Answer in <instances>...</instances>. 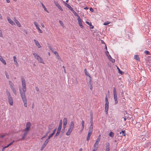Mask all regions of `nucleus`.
I'll return each instance as SVG.
<instances>
[{
  "label": "nucleus",
  "instance_id": "obj_20",
  "mask_svg": "<svg viewBox=\"0 0 151 151\" xmlns=\"http://www.w3.org/2000/svg\"><path fill=\"white\" fill-rule=\"evenodd\" d=\"M0 60L1 62L3 63L4 65H6V62L5 60H4L2 57L1 56H0Z\"/></svg>",
  "mask_w": 151,
  "mask_h": 151
},
{
  "label": "nucleus",
  "instance_id": "obj_42",
  "mask_svg": "<svg viewBox=\"0 0 151 151\" xmlns=\"http://www.w3.org/2000/svg\"><path fill=\"white\" fill-rule=\"evenodd\" d=\"M48 134L47 132H46L45 134L41 138V139H42L46 137L47 136Z\"/></svg>",
  "mask_w": 151,
  "mask_h": 151
},
{
  "label": "nucleus",
  "instance_id": "obj_15",
  "mask_svg": "<svg viewBox=\"0 0 151 151\" xmlns=\"http://www.w3.org/2000/svg\"><path fill=\"white\" fill-rule=\"evenodd\" d=\"M75 127V124L73 121H71L70 123V125L69 128L73 130L74 129Z\"/></svg>",
  "mask_w": 151,
  "mask_h": 151
},
{
  "label": "nucleus",
  "instance_id": "obj_22",
  "mask_svg": "<svg viewBox=\"0 0 151 151\" xmlns=\"http://www.w3.org/2000/svg\"><path fill=\"white\" fill-rule=\"evenodd\" d=\"M67 119L66 118H64L63 119V124L67 125Z\"/></svg>",
  "mask_w": 151,
  "mask_h": 151
},
{
  "label": "nucleus",
  "instance_id": "obj_11",
  "mask_svg": "<svg viewBox=\"0 0 151 151\" xmlns=\"http://www.w3.org/2000/svg\"><path fill=\"white\" fill-rule=\"evenodd\" d=\"M109 107V103H106L105 104V112L106 114H108Z\"/></svg>",
  "mask_w": 151,
  "mask_h": 151
},
{
  "label": "nucleus",
  "instance_id": "obj_7",
  "mask_svg": "<svg viewBox=\"0 0 151 151\" xmlns=\"http://www.w3.org/2000/svg\"><path fill=\"white\" fill-rule=\"evenodd\" d=\"M31 124L30 122H27L26 124V128L24 129L25 131H27L28 132L30 128L31 127Z\"/></svg>",
  "mask_w": 151,
  "mask_h": 151
},
{
  "label": "nucleus",
  "instance_id": "obj_60",
  "mask_svg": "<svg viewBox=\"0 0 151 151\" xmlns=\"http://www.w3.org/2000/svg\"><path fill=\"white\" fill-rule=\"evenodd\" d=\"M66 127V125L63 124V128L64 129V130H65V128Z\"/></svg>",
  "mask_w": 151,
  "mask_h": 151
},
{
  "label": "nucleus",
  "instance_id": "obj_28",
  "mask_svg": "<svg viewBox=\"0 0 151 151\" xmlns=\"http://www.w3.org/2000/svg\"><path fill=\"white\" fill-rule=\"evenodd\" d=\"M134 59L137 60H139V57L138 55H134Z\"/></svg>",
  "mask_w": 151,
  "mask_h": 151
},
{
  "label": "nucleus",
  "instance_id": "obj_12",
  "mask_svg": "<svg viewBox=\"0 0 151 151\" xmlns=\"http://www.w3.org/2000/svg\"><path fill=\"white\" fill-rule=\"evenodd\" d=\"M54 3L55 5L61 11H63V9L61 8L60 5L58 4V3L56 1H54Z\"/></svg>",
  "mask_w": 151,
  "mask_h": 151
},
{
  "label": "nucleus",
  "instance_id": "obj_44",
  "mask_svg": "<svg viewBox=\"0 0 151 151\" xmlns=\"http://www.w3.org/2000/svg\"><path fill=\"white\" fill-rule=\"evenodd\" d=\"M61 131L58 130L57 133H56L55 136H57L59 135Z\"/></svg>",
  "mask_w": 151,
  "mask_h": 151
},
{
  "label": "nucleus",
  "instance_id": "obj_31",
  "mask_svg": "<svg viewBox=\"0 0 151 151\" xmlns=\"http://www.w3.org/2000/svg\"><path fill=\"white\" fill-rule=\"evenodd\" d=\"M12 91L14 93V94L15 95H17L16 91V89H15V88H14V89H12Z\"/></svg>",
  "mask_w": 151,
  "mask_h": 151
},
{
  "label": "nucleus",
  "instance_id": "obj_47",
  "mask_svg": "<svg viewBox=\"0 0 151 151\" xmlns=\"http://www.w3.org/2000/svg\"><path fill=\"white\" fill-rule=\"evenodd\" d=\"M61 127H62V126H61L60 125H59L58 130L61 131Z\"/></svg>",
  "mask_w": 151,
  "mask_h": 151
},
{
  "label": "nucleus",
  "instance_id": "obj_16",
  "mask_svg": "<svg viewBox=\"0 0 151 151\" xmlns=\"http://www.w3.org/2000/svg\"><path fill=\"white\" fill-rule=\"evenodd\" d=\"M34 41L35 44L36 45L38 48H40L41 47L38 41L37 40H36L35 39L34 40Z\"/></svg>",
  "mask_w": 151,
  "mask_h": 151
},
{
  "label": "nucleus",
  "instance_id": "obj_23",
  "mask_svg": "<svg viewBox=\"0 0 151 151\" xmlns=\"http://www.w3.org/2000/svg\"><path fill=\"white\" fill-rule=\"evenodd\" d=\"M65 5L71 11H72L73 9L71 7V6L68 4L66 3L65 4Z\"/></svg>",
  "mask_w": 151,
  "mask_h": 151
},
{
  "label": "nucleus",
  "instance_id": "obj_43",
  "mask_svg": "<svg viewBox=\"0 0 151 151\" xmlns=\"http://www.w3.org/2000/svg\"><path fill=\"white\" fill-rule=\"evenodd\" d=\"M13 60L14 62L17 61V57L16 56H13Z\"/></svg>",
  "mask_w": 151,
  "mask_h": 151
},
{
  "label": "nucleus",
  "instance_id": "obj_53",
  "mask_svg": "<svg viewBox=\"0 0 151 151\" xmlns=\"http://www.w3.org/2000/svg\"><path fill=\"white\" fill-rule=\"evenodd\" d=\"M14 62V63H15V65L17 66H18V63L16 61V62Z\"/></svg>",
  "mask_w": 151,
  "mask_h": 151
},
{
  "label": "nucleus",
  "instance_id": "obj_63",
  "mask_svg": "<svg viewBox=\"0 0 151 151\" xmlns=\"http://www.w3.org/2000/svg\"><path fill=\"white\" fill-rule=\"evenodd\" d=\"M10 87L11 90H12V89H14V85H13L12 86H10Z\"/></svg>",
  "mask_w": 151,
  "mask_h": 151
},
{
  "label": "nucleus",
  "instance_id": "obj_54",
  "mask_svg": "<svg viewBox=\"0 0 151 151\" xmlns=\"http://www.w3.org/2000/svg\"><path fill=\"white\" fill-rule=\"evenodd\" d=\"M62 120H60V123H59V125L62 126Z\"/></svg>",
  "mask_w": 151,
  "mask_h": 151
},
{
  "label": "nucleus",
  "instance_id": "obj_24",
  "mask_svg": "<svg viewBox=\"0 0 151 151\" xmlns=\"http://www.w3.org/2000/svg\"><path fill=\"white\" fill-rule=\"evenodd\" d=\"M49 141V140L47 139L45 141V142H44L43 145L45 147L47 145L48 143V142Z\"/></svg>",
  "mask_w": 151,
  "mask_h": 151
},
{
  "label": "nucleus",
  "instance_id": "obj_37",
  "mask_svg": "<svg viewBox=\"0 0 151 151\" xmlns=\"http://www.w3.org/2000/svg\"><path fill=\"white\" fill-rule=\"evenodd\" d=\"M110 23V22L107 21V22H104V23L103 24L104 25H107L108 24H109Z\"/></svg>",
  "mask_w": 151,
  "mask_h": 151
},
{
  "label": "nucleus",
  "instance_id": "obj_48",
  "mask_svg": "<svg viewBox=\"0 0 151 151\" xmlns=\"http://www.w3.org/2000/svg\"><path fill=\"white\" fill-rule=\"evenodd\" d=\"M90 123L91 124H93V118H90Z\"/></svg>",
  "mask_w": 151,
  "mask_h": 151
},
{
  "label": "nucleus",
  "instance_id": "obj_33",
  "mask_svg": "<svg viewBox=\"0 0 151 151\" xmlns=\"http://www.w3.org/2000/svg\"><path fill=\"white\" fill-rule=\"evenodd\" d=\"M105 100L106 103H109V102L108 101V98H107L106 95V96H105Z\"/></svg>",
  "mask_w": 151,
  "mask_h": 151
},
{
  "label": "nucleus",
  "instance_id": "obj_35",
  "mask_svg": "<svg viewBox=\"0 0 151 151\" xmlns=\"http://www.w3.org/2000/svg\"><path fill=\"white\" fill-rule=\"evenodd\" d=\"M93 131V129H90L89 128L88 133H90V134H92Z\"/></svg>",
  "mask_w": 151,
  "mask_h": 151
},
{
  "label": "nucleus",
  "instance_id": "obj_61",
  "mask_svg": "<svg viewBox=\"0 0 151 151\" xmlns=\"http://www.w3.org/2000/svg\"><path fill=\"white\" fill-rule=\"evenodd\" d=\"M90 11L92 12H93L94 11L93 9L92 8H90Z\"/></svg>",
  "mask_w": 151,
  "mask_h": 151
},
{
  "label": "nucleus",
  "instance_id": "obj_25",
  "mask_svg": "<svg viewBox=\"0 0 151 151\" xmlns=\"http://www.w3.org/2000/svg\"><path fill=\"white\" fill-rule=\"evenodd\" d=\"M92 134H90V133H88V135H87V138H86V140L87 141H88L90 139V136Z\"/></svg>",
  "mask_w": 151,
  "mask_h": 151
},
{
  "label": "nucleus",
  "instance_id": "obj_46",
  "mask_svg": "<svg viewBox=\"0 0 151 151\" xmlns=\"http://www.w3.org/2000/svg\"><path fill=\"white\" fill-rule=\"evenodd\" d=\"M118 68L119 69V73H120L122 75H124V72H122V71H121L119 68Z\"/></svg>",
  "mask_w": 151,
  "mask_h": 151
},
{
  "label": "nucleus",
  "instance_id": "obj_1",
  "mask_svg": "<svg viewBox=\"0 0 151 151\" xmlns=\"http://www.w3.org/2000/svg\"><path fill=\"white\" fill-rule=\"evenodd\" d=\"M21 81L23 91H21V90L19 89L21 95V92H24L25 93V92L26 91V83L25 79L24 78H22Z\"/></svg>",
  "mask_w": 151,
  "mask_h": 151
},
{
  "label": "nucleus",
  "instance_id": "obj_55",
  "mask_svg": "<svg viewBox=\"0 0 151 151\" xmlns=\"http://www.w3.org/2000/svg\"><path fill=\"white\" fill-rule=\"evenodd\" d=\"M45 147L43 145H42V147H41V150H42Z\"/></svg>",
  "mask_w": 151,
  "mask_h": 151
},
{
  "label": "nucleus",
  "instance_id": "obj_50",
  "mask_svg": "<svg viewBox=\"0 0 151 151\" xmlns=\"http://www.w3.org/2000/svg\"><path fill=\"white\" fill-rule=\"evenodd\" d=\"M54 53L55 54V55L56 56H58L59 55L58 54V52H57V51H55V52H54Z\"/></svg>",
  "mask_w": 151,
  "mask_h": 151
},
{
  "label": "nucleus",
  "instance_id": "obj_19",
  "mask_svg": "<svg viewBox=\"0 0 151 151\" xmlns=\"http://www.w3.org/2000/svg\"><path fill=\"white\" fill-rule=\"evenodd\" d=\"M7 20L12 25H15L14 22L9 18H7Z\"/></svg>",
  "mask_w": 151,
  "mask_h": 151
},
{
  "label": "nucleus",
  "instance_id": "obj_8",
  "mask_svg": "<svg viewBox=\"0 0 151 151\" xmlns=\"http://www.w3.org/2000/svg\"><path fill=\"white\" fill-rule=\"evenodd\" d=\"M34 25H35V26L37 28V30H38L39 31L40 33H42V31L40 29L38 23L36 22H34Z\"/></svg>",
  "mask_w": 151,
  "mask_h": 151
},
{
  "label": "nucleus",
  "instance_id": "obj_9",
  "mask_svg": "<svg viewBox=\"0 0 151 151\" xmlns=\"http://www.w3.org/2000/svg\"><path fill=\"white\" fill-rule=\"evenodd\" d=\"M78 20L79 26L81 28H83V25L82 21L80 16H78Z\"/></svg>",
  "mask_w": 151,
  "mask_h": 151
},
{
  "label": "nucleus",
  "instance_id": "obj_27",
  "mask_svg": "<svg viewBox=\"0 0 151 151\" xmlns=\"http://www.w3.org/2000/svg\"><path fill=\"white\" fill-rule=\"evenodd\" d=\"M125 131H122L121 132H119V134H122V136H125Z\"/></svg>",
  "mask_w": 151,
  "mask_h": 151
},
{
  "label": "nucleus",
  "instance_id": "obj_30",
  "mask_svg": "<svg viewBox=\"0 0 151 151\" xmlns=\"http://www.w3.org/2000/svg\"><path fill=\"white\" fill-rule=\"evenodd\" d=\"M74 14V15L78 17V16H79L77 14L73 9L71 11Z\"/></svg>",
  "mask_w": 151,
  "mask_h": 151
},
{
  "label": "nucleus",
  "instance_id": "obj_57",
  "mask_svg": "<svg viewBox=\"0 0 151 151\" xmlns=\"http://www.w3.org/2000/svg\"><path fill=\"white\" fill-rule=\"evenodd\" d=\"M35 89L37 91H38L39 90L38 88L37 87H35Z\"/></svg>",
  "mask_w": 151,
  "mask_h": 151
},
{
  "label": "nucleus",
  "instance_id": "obj_39",
  "mask_svg": "<svg viewBox=\"0 0 151 151\" xmlns=\"http://www.w3.org/2000/svg\"><path fill=\"white\" fill-rule=\"evenodd\" d=\"M84 72L86 76H88V73L86 69H84Z\"/></svg>",
  "mask_w": 151,
  "mask_h": 151
},
{
  "label": "nucleus",
  "instance_id": "obj_10",
  "mask_svg": "<svg viewBox=\"0 0 151 151\" xmlns=\"http://www.w3.org/2000/svg\"><path fill=\"white\" fill-rule=\"evenodd\" d=\"M28 132L27 131H25V132H24V134H23V135L22 137V138L21 139H19L18 140V141H22L23 140H24V139L26 137L27 134H28Z\"/></svg>",
  "mask_w": 151,
  "mask_h": 151
},
{
  "label": "nucleus",
  "instance_id": "obj_29",
  "mask_svg": "<svg viewBox=\"0 0 151 151\" xmlns=\"http://www.w3.org/2000/svg\"><path fill=\"white\" fill-rule=\"evenodd\" d=\"M114 135V134L112 132H110L109 134V135L111 137H113Z\"/></svg>",
  "mask_w": 151,
  "mask_h": 151
},
{
  "label": "nucleus",
  "instance_id": "obj_38",
  "mask_svg": "<svg viewBox=\"0 0 151 151\" xmlns=\"http://www.w3.org/2000/svg\"><path fill=\"white\" fill-rule=\"evenodd\" d=\"M100 137H98V138L97 139L96 141V142L99 143V142L100 141Z\"/></svg>",
  "mask_w": 151,
  "mask_h": 151
},
{
  "label": "nucleus",
  "instance_id": "obj_40",
  "mask_svg": "<svg viewBox=\"0 0 151 151\" xmlns=\"http://www.w3.org/2000/svg\"><path fill=\"white\" fill-rule=\"evenodd\" d=\"M84 120H82V125L81 127L82 128H83V127H84Z\"/></svg>",
  "mask_w": 151,
  "mask_h": 151
},
{
  "label": "nucleus",
  "instance_id": "obj_26",
  "mask_svg": "<svg viewBox=\"0 0 151 151\" xmlns=\"http://www.w3.org/2000/svg\"><path fill=\"white\" fill-rule=\"evenodd\" d=\"M15 22L16 23V24L18 26H19V27H21V24L17 20H16V21Z\"/></svg>",
  "mask_w": 151,
  "mask_h": 151
},
{
  "label": "nucleus",
  "instance_id": "obj_58",
  "mask_svg": "<svg viewBox=\"0 0 151 151\" xmlns=\"http://www.w3.org/2000/svg\"><path fill=\"white\" fill-rule=\"evenodd\" d=\"M7 147H7V146L4 147L2 148V151H4V150L5 149V148H7Z\"/></svg>",
  "mask_w": 151,
  "mask_h": 151
},
{
  "label": "nucleus",
  "instance_id": "obj_45",
  "mask_svg": "<svg viewBox=\"0 0 151 151\" xmlns=\"http://www.w3.org/2000/svg\"><path fill=\"white\" fill-rule=\"evenodd\" d=\"M9 82L10 87L14 85L13 84V83L12 82V81H9Z\"/></svg>",
  "mask_w": 151,
  "mask_h": 151
},
{
  "label": "nucleus",
  "instance_id": "obj_52",
  "mask_svg": "<svg viewBox=\"0 0 151 151\" xmlns=\"http://www.w3.org/2000/svg\"><path fill=\"white\" fill-rule=\"evenodd\" d=\"M86 23L87 24H88V25H89L90 26V25H91V23L90 22H88V21H86Z\"/></svg>",
  "mask_w": 151,
  "mask_h": 151
},
{
  "label": "nucleus",
  "instance_id": "obj_13",
  "mask_svg": "<svg viewBox=\"0 0 151 151\" xmlns=\"http://www.w3.org/2000/svg\"><path fill=\"white\" fill-rule=\"evenodd\" d=\"M106 55H107L108 58L109 60L112 63H114L115 62V60L113 59L111 57V55H108L106 53Z\"/></svg>",
  "mask_w": 151,
  "mask_h": 151
},
{
  "label": "nucleus",
  "instance_id": "obj_64",
  "mask_svg": "<svg viewBox=\"0 0 151 151\" xmlns=\"http://www.w3.org/2000/svg\"><path fill=\"white\" fill-rule=\"evenodd\" d=\"M90 128L93 129V124H91Z\"/></svg>",
  "mask_w": 151,
  "mask_h": 151
},
{
  "label": "nucleus",
  "instance_id": "obj_17",
  "mask_svg": "<svg viewBox=\"0 0 151 151\" xmlns=\"http://www.w3.org/2000/svg\"><path fill=\"white\" fill-rule=\"evenodd\" d=\"M73 130V129L69 128L67 132L66 133V134L68 136L70 135Z\"/></svg>",
  "mask_w": 151,
  "mask_h": 151
},
{
  "label": "nucleus",
  "instance_id": "obj_5",
  "mask_svg": "<svg viewBox=\"0 0 151 151\" xmlns=\"http://www.w3.org/2000/svg\"><path fill=\"white\" fill-rule=\"evenodd\" d=\"M33 55L34 56L35 58L37 59L39 63L44 64V62L42 59L36 53L34 52Z\"/></svg>",
  "mask_w": 151,
  "mask_h": 151
},
{
  "label": "nucleus",
  "instance_id": "obj_56",
  "mask_svg": "<svg viewBox=\"0 0 151 151\" xmlns=\"http://www.w3.org/2000/svg\"><path fill=\"white\" fill-rule=\"evenodd\" d=\"M56 128H55L53 130V132H52V133H53V134H54L55 133V131H56Z\"/></svg>",
  "mask_w": 151,
  "mask_h": 151
},
{
  "label": "nucleus",
  "instance_id": "obj_2",
  "mask_svg": "<svg viewBox=\"0 0 151 151\" xmlns=\"http://www.w3.org/2000/svg\"><path fill=\"white\" fill-rule=\"evenodd\" d=\"M6 93L7 96L8 97V102L10 105L12 106L13 104V102L12 98L11 96L10 93L7 90H6Z\"/></svg>",
  "mask_w": 151,
  "mask_h": 151
},
{
  "label": "nucleus",
  "instance_id": "obj_21",
  "mask_svg": "<svg viewBox=\"0 0 151 151\" xmlns=\"http://www.w3.org/2000/svg\"><path fill=\"white\" fill-rule=\"evenodd\" d=\"M99 143L95 142L93 146V149L97 150L98 147V145Z\"/></svg>",
  "mask_w": 151,
  "mask_h": 151
},
{
  "label": "nucleus",
  "instance_id": "obj_14",
  "mask_svg": "<svg viewBox=\"0 0 151 151\" xmlns=\"http://www.w3.org/2000/svg\"><path fill=\"white\" fill-rule=\"evenodd\" d=\"M106 151H110V145L109 142H107L106 144Z\"/></svg>",
  "mask_w": 151,
  "mask_h": 151
},
{
  "label": "nucleus",
  "instance_id": "obj_49",
  "mask_svg": "<svg viewBox=\"0 0 151 151\" xmlns=\"http://www.w3.org/2000/svg\"><path fill=\"white\" fill-rule=\"evenodd\" d=\"M14 142V141H13L12 142L10 143L7 146V147H9L10 145H12V144Z\"/></svg>",
  "mask_w": 151,
  "mask_h": 151
},
{
  "label": "nucleus",
  "instance_id": "obj_51",
  "mask_svg": "<svg viewBox=\"0 0 151 151\" xmlns=\"http://www.w3.org/2000/svg\"><path fill=\"white\" fill-rule=\"evenodd\" d=\"M144 52L145 53L147 54V55H149V51H147V50H145V51Z\"/></svg>",
  "mask_w": 151,
  "mask_h": 151
},
{
  "label": "nucleus",
  "instance_id": "obj_34",
  "mask_svg": "<svg viewBox=\"0 0 151 151\" xmlns=\"http://www.w3.org/2000/svg\"><path fill=\"white\" fill-rule=\"evenodd\" d=\"M53 133H52L48 137V138L47 139L48 140H49V139L52 137L53 135H54L53 134Z\"/></svg>",
  "mask_w": 151,
  "mask_h": 151
},
{
  "label": "nucleus",
  "instance_id": "obj_3",
  "mask_svg": "<svg viewBox=\"0 0 151 151\" xmlns=\"http://www.w3.org/2000/svg\"><path fill=\"white\" fill-rule=\"evenodd\" d=\"M113 93L114 98L115 101L114 104L116 105L118 104V101L117 100V92L116 89L115 87H114L113 88Z\"/></svg>",
  "mask_w": 151,
  "mask_h": 151
},
{
  "label": "nucleus",
  "instance_id": "obj_32",
  "mask_svg": "<svg viewBox=\"0 0 151 151\" xmlns=\"http://www.w3.org/2000/svg\"><path fill=\"white\" fill-rule=\"evenodd\" d=\"M42 6L43 7V8L47 12H48V11L47 10V9L45 7V6L43 4H42Z\"/></svg>",
  "mask_w": 151,
  "mask_h": 151
},
{
  "label": "nucleus",
  "instance_id": "obj_4",
  "mask_svg": "<svg viewBox=\"0 0 151 151\" xmlns=\"http://www.w3.org/2000/svg\"><path fill=\"white\" fill-rule=\"evenodd\" d=\"M21 96L22 98L23 101L24 106L25 107H27V100L26 99V96L25 93L23 92L21 93Z\"/></svg>",
  "mask_w": 151,
  "mask_h": 151
},
{
  "label": "nucleus",
  "instance_id": "obj_59",
  "mask_svg": "<svg viewBox=\"0 0 151 151\" xmlns=\"http://www.w3.org/2000/svg\"><path fill=\"white\" fill-rule=\"evenodd\" d=\"M3 36V35L2 33V32L1 30H0V37H2Z\"/></svg>",
  "mask_w": 151,
  "mask_h": 151
},
{
  "label": "nucleus",
  "instance_id": "obj_41",
  "mask_svg": "<svg viewBox=\"0 0 151 151\" xmlns=\"http://www.w3.org/2000/svg\"><path fill=\"white\" fill-rule=\"evenodd\" d=\"M59 22L60 23V25L63 27H64V24H63V22L61 21V20H59Z\"/></svg>",
  "mask_w": 151,
  "mask_h": 151
},
{
  "label": "nucleus",
  "instance_id": "obj_6",
  "mask_svg": "<svg viewBox=\"0 0 151 151\" xmlns=\"http://www.w3.org/2000/svg\"><path fill=\"white\" fill-rule=\"evenodd\" d=\"M86 80L87 81H89V84L90 85V88L91 90H92L93 88L92 83V78L91 77V76H87L86 77Z\"/></svg>",
  "mask_w": 151,
  "mask_h": 151
},
{
  "label": "nucleus",
  "instance_id": "obj_62",
  "mask_svg": "<svg viewBox=\"0 0 151 151\" xmlns=\"http://www.w3.org/2000/svg\"><path fill=\"white\" fill-rule=\"evenodd\" d=\"M57 57H58V60H61V58H60V57L59 56V55H58V56H57Z\"/></svg>",
  "mask_w": 151,
  "mask_h": 151
},
{
  "label": "nucleus",
  "instance_id": "obj_18",
  "mask_svg": "<svg viewBox=\"0 0 151 151\" xmlns=\"http://www.w3.org/2000/svg\"><path fill=\"white\" fill-rule=\"evenodd\" d=\"M52 128L53 125L52 124H50L48 127V130L47 132L48 133H49L52 130Z\"/></svg>",
  "mask_w": 151,
  "mask_h": 151
},
{
  "label": "nucleus",
  "instance_id": "obj_36",
  "mask_svg": "<svg viewBox=\"0 0 151 151\" xmlns=\"http://www.w3.org/2000/svg\"><path fill=\"white\" fill-rule=\"evenodd\" d=\"M90 118H93V112L92 111H91L90 112Z\"/></svg>",
  "mask_w": 151,
  "mask_h": 151
}]
</instances>
